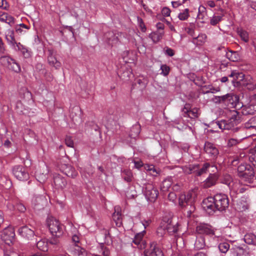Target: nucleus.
<instances>
[{
	"label": "nucleus",
	"instance_id": "obj_8",
	"mask_svg": "<svg viewBox=\"0 0 256 256\" xmlns=\"http://www.w3.org/2000/svg\"><path fill=\"white\" fill-rule=\"evenodd\" d=\"M14 236V230L12 227H8L4 228L2 232V238L8 246L12 243Z\"/></svg>",
	"mask_w": 256,
	"mask_h": 256
},
{
	"label": "nucleus",
	"instance_id": "obj_26",
	"mask_svg": "<svg viewBox=\"0 0 256 256\" xmlns=\"http://www.w3.org/2000/svg\"><path fill=\"white\" fill-rule=\"evenodd\" d=\"M246 108L248 113L249 114H254L256 112V94L250 96V102Z\"/></svg>",
	"mask_w": 256,
	"mask_h": 256
},
{
	"label": "nucleus",
	"instance_id": "obj_40",
	"mask_svg": "<svg viewBox=\"0 0 256 256\" xmlns=\"http://www.w3.org/2000/svg\"><path fill=\"white\" fill-rule=\"evenodd\" d=\"M172 184V182L170 178H168L164 180L160 186L161 190L162 192H166L168 190V189L170 188Z\"/></svg>",
	"mask_w": 256,
	"mask_h": 256
},
{
	"label": "nucleus",
	"instance_id": "obj_29",
	"mask_svg": "<svg viewBox=\"0 0 256 256\" xmlns=\"http://www.w3.org/2000/svg\"><path fill=\"white\" fill-rule=\"evenodd\" d=\"M48 60L49 64L54 67L56 69H58L61 66L60 62L53 56L51 51H50L49 56L48 57Z\"/></svg>",
	"mask_w": 256,
	"mask_h": 256
},
{
	"label": "nucleus",
	"instance_id": "obj_47",
	"mask_svg": "<svg viewBox=\"0 0 256 256\" xmlns=\"http://www.w3.org/2000/svg\"><path fill=\"white\" fill-rule=\"evenodd\" d=\"M218 248L221 252L225 254L230 249V245L226 242H221L218 245Z\"/></svg>",
	"mask_w": 256,
	"mask_h": 256
},
{
	"label": "nucleus",
	"instance_id": "obj_63",
	"mask_svg": "<svg viewBox=\"0 0 256 256\" xmlns=\"http://www.w3.org/2000/svg\"><path fill=\"white\" fill-rule=\"evenodd\" d=\"M8 14L4 12H0V21L2 22H6Z\"/></svg>",
	"mask_w": 256,
	"mask_h": 256
},
{
	"label": "nucleus",
	"instance_id": "obj_35",
	"mask_svg": "<svg viewBox=\"0 0 256 256\" xmlns=\"http://www.w3.org/2000/svg\"><path fill=\"white\" fill-rule=\"evenodd\" d=\"M37 248L42 251H47L48 250V242L46 240L43 239L39 240L36 244Z\"/></svg>",
	"mask_w": 256,
	"mask_h": 256
},
{
	"label": "nucleus",
	"instance_id": "obj_5",
	"mask_svg": "<svg viewBox=\"0 0 256 256\" xmlns=\"http://www.w3.org/2000/svg\"><path fill=\"white\" fill-rule=\"evenodd\" d=\"M214 197L216 210L222 211L228 207V200L226 195L218 194H216Z\"/></svg>",
	"mask_w": 256,
	"mask_h": 256
},
{
	"label": "nucleus",
	"instance_id": "obj_1",
	"mask_svg": "<svg viewBox=\"0 0 256 256\" xmlns=\"http://www.w3.org/2000/svg\"><path fill=\"white\" fill-rule=\"evenodd\" d=\"M196 196L194 190L188 192L186 194H181L179 197V204L181 206H190V210L187 211V216L190 217L194 211L195 208L192 203Z\"/></svg>",
	"mask_w": 256,
	"mask_h": 256
},
{
	"label": "nucleus",
	"instance_id": "obj_24",
	"mask_svg": "<svg viewBox=\"0 0 256 256\" xmlns=\"http://www.w3.org/2000/svg\"><path fill=\"white\" fill-rule=\"evenodd\" d=\"M54 182L56 188L58 189H63L66 185V180L59 174L54 176Z\"/></svg>",
	"mask_w": 256,
	"mask_h": 256
},
{
	"label": "nucleus",
	"instance_id": "obj_58",
	"mask_svg": "<svg viewBox=\"0 0 256 256\" xmlns=\"http://www.w3.org/2000/svg\"><path fill=\"white\" fill-rule=\"evenodd\" d=\"M5 22L12 26L14 24V19L12 16L8 14Z\"/></svg>",
	"mask_w": 256,
	"mask_h": 256
},
{
	"label": "nucleus",
	"instance_id": "obj_59",
	"mask_svg": "<svg viewBox=\"0 0 256 256\" xmlns=\"http://www.w3.org/2000/svg\"><path fill=\"white\" fill-rule=\"evenodd\" d=\"M162 14L164 16H168L170 14V10L168 8H164L162 10Z\"/></svg>",
	"mask_w": 256,
	"mask_h": 256
},
{
	"label": "nucleus",
	"instance_id": "obj_2",
	"mask_svg": "<svg viewBox=\"0 0 256 256\" xmlns=\"http://www.w3.org/2000/svg\"><path fill=\"white\" fill-rule=\"evenodd\" d=\"M178 222H174L172 220L164 218L158 228L157 232L162 236L164 234L165 230H166L170 234L175 233L178 231Z\"/></svg>",
	"mask_w": 256,
	"mask_h": 256
},
{
	"label": "nucleus",
	"instance_id": "obj_27",
	"mask_svg": "<svg viewBox=\"0 0 256 256\" xmlns=\"http://www.w3.org/2000/svg\"><path fill=\"white\" fill-rule=\"evenodd\" d=\"M249 199L246 197H242L237 204V208L240 211H244L248 208Z\"/></svg>",
	"mask_w": 256,
	"mask_h": 256
},
{
	"label": "nucleus",
	"instance_id": "obj_46",
	"mask_svg": "<svg viewBox=\"0 0 256 256\" xmlns=\"http://www.w3.org/2000/svg\"><path fill=\"white\" fill-rule=\"evenodd\" d=\"M12 58L8 56H2L0 58V62L4 66H8L10 64Z\"/></svg>",
	"mask_w": 256,
	"mask_h": 256
},
{
	"label": "nucleus",
	"instance_id": "obj_55",
	"mask_svg": "<svg viewBox=\"0 0 256 256\" xmlns=\"http://www.w3.org/2000/svg\"><path fill=\"white\" fill-rule=\"evenodd\" d=\"M249 160L252 164L256 168V152L250 156Z\"/></svg>",
	"mask_w": 256,
	"mask_h": 256
},
{
	"label": "nucleus",
	"instance_id": "obj_21",
	"mask_svg": "<svg viewBox=\"0 0 256 256\" xmlns=\"http://www.w3.org/2000/svg\"><path fill=\"white\" fill-rule=\"evenodd\" d=\"M218 178V174H210L209 176L204 182L203 186L205 188H208L214 185Z\"/></svg>",
	"mask_w": 256,
	"mask_h": 256
},
{
	"label": "nucleus",
	"instance_id": "obj_3",
	"mask_svg": "<svg viewBox=\"0 0 256 256\" xmlns=\"http://www.w3.org/2000/svg\"><path fill=\"white\" fill-rule=\"evenodd\" d=\"M47 226L51 234L56 237H60L63 234V226L56 218L48 217L46 220Z\"/></svg>",
	"mask_w": 256,
	"mask_h": 256
},
{
	"label": "nucleus",
	"instance_id": "obj_30",
	"mask_svg": "<svg viewBox=\"0 0 256 256\" xmlns=\"http://www.w3.org/2000/svg\"><path fill=\"white\" fill-rule=\"evenodd\" d=\"M120 208L119 206H116L114 208V212L113 214L112 218L116 222V225L120 226L122 225V215L120 212L119 210Z\"/></svg>",
	"mask_w": 256,
	"mask_h": 256
},
{
	"label": "nucleus",
	"instance_id": "obj_43",
	"mask_svg": "<svg viewBox=\"0 0 256 256\" xmlns=\"http://www.w3.org/2000/svg\"><path fill=\"white\" fill-rule=\"evenodd\" d=\"M245 128L247 129L256 128V116L251 118L248 122L245 124Z\"/></svg>",
	"mask_w": 256,
	"mask_h": 256
},
{
	"label": "nucleus",
	"instance_id": "obj_56",
	"mask_svg": "<svg viewBox=\"0 0 256 256\" xmlns=\"http://www.w3.org/2000/svg\"><path fill=\"white\" fill-rule=\"evenodd\" d=\"M101 250L100 252L102 253L103 256H108L110 254L109 250L104 247V246H101L100 247Z\"/></svg>",
	"mask_w": 256,
	"mask_h": 256
},
{
	"label": "nucleus",
	"instance_id": "obj_4",
	"mask_svg": "<svg viewBox=\"0 0 256 256\" xmlns=\"http://www.w3.org/2000/svg\"><path fill=\"white\" fill-rule=\"evenodd\" d=\"M240 118L236 114H234L228 120H222L218 122L217 125L221 130H235L237 128L235 127L240 123Z\"/></svg>",
	"mask_w": 256,
	"mask_h": 256
},
{
	"label": "nucleus",
	"instance_id": "obj_39",
	"mask_svg": "<svg viewBox=\"0 0 256 256\" xmlns=\"http://www.w3.org/2000/svg\"><path fill=\"white\" fill-rule=\"evenodd\" d=\"M64 172L67 176L72 178H74L78 174L74 168L71 166H67L64 170Z\"/></svg>",
	"mask_w": 256,
	"mask_h": 256
},
{
	"label": "nucleus",
	"instance_id": "obj_54",
	"mask_svg": "<svg viewBox=\"0 0 256 256\" xmlns=\"http://www.w3.org/2000/svg\"><path fill=\"white\" fill-rule=\"evenodd\" d=\"M138 24L139 26V27L140 28L142 32H145L146 31V28L144 25V23L142 20L141 18H140L138 17Z\"/></svg>",
	"mask_w": 256,
	"mask_h": 256
},
{
	"label": "nucleus",
	"instance_id": "obj_7",
	"mask_svg": "<svg viewBox=\"0 0 256 256\" xmlns=\"http://www.w3.org/2000/svg\"><path fill=\"white\" fill-rule=\"evenodd\" d=\"M12 172L14 176L20 180H26L29 178V174L26 168L22 166H15Z\"/></svg>",
	"mask_w": 256,
	"mask_h": 256
},
{
	"label": "nucleus",
	"instance_id": "obj_53",
	"mask_svg": "<svg viewBox=\"0 0 256 256\" xmlns=\"http://www.w3.org/2000/svg\"><path fill=\"white\" fill-rule=\"evenodd\" d=\"M247 175V174L246 172H244L243 174V178L244 180L248 183H252L254 180V176L253 175L252 172H250V174L249 175V176L248 178H246V176Z\"/></svg>",
	"mask_w": 256,
	"mask_h": 256
},
{
	"label": "nucleus",
	"instance_id": "obj_32",
	"mask_svg": "<svg viewBox=\"0 0 256 256\" xmlns=\"http://www.w3.org/2000/svg\"><path fill=\"white\" fill-rule=\"evenodd\" d=\"M206 246L205 240L203 236H197L194 244V247L198 250L202 249Z\"/></svg>",
	"mask_w": 256,
	"mask_h": 256
},
{
	"label": "nucleus",
	"instance_id": "obj_45",
	"mask_svg": "<svg viewBox=\"0 0 256 256\" xmlns=\"http://www.w3.org/2000/svg\"><path fill=\"white\" fill-rule=\"evenodd\" d=\"M8 66L9 68L14 71V72H18L20 71V65L17 62H16L14 59Z\"/></svg>",
	"mask_w": 256,
	"mask_h": 256
},
{
	"label": "nucleus",
	"instance_id": "obj_64",
	"mask_svg": "<svg viewBox=\"0 0 256 256\" xmlns=\"http://www.w3.org/2000/svg\"><path fill=\"white\" fill-rule=\"evenodd\" d=\"M15 50H20L22 49H24V46L22 45L20 42H16L15 46H12Z\"/></svg>",
	"mask_w": 256,
	"mask_h": 256
},
{
	"label": "nucleus",
	"instance_id": "obj_23",
	"mask_svg": "<svg viewBox=\"0 0 256 256\" xmlns=\"http://www.w3.org/2000/svg\"><path fill=\"white\" fill-rule=\"evenodd\" d=\"M207 36L205 34L200 33L198 36H194L192 42L196 46H202L206 42Z\"/></svg>",
	"mask_w": 256,
	"mask_h": 256
},
{
	"label": "nucleus",
	"instance_id": "obj_57",
	"mask_svg": "<svg viewBox=\"0 0 256 256\" xmlns=\"http://www.w3.org/2000/svg\"><path fill=\"white\" fill-rule=\"evenodd\" d=\"M66 144L68 147H73L74 142L70 136H66L65 140Z\"/></svg>",
	"mask_w": 256,
	"mask_h": 256
},
{
	"label": "nucleus",
	"instance_id": "obj_15",
	"mask_svg": "<svg viewBox=\"0 0 256 256\" xmlns=\"http://www.w3.org/2000/svg\"><path fill=\"white\" fill-rule=\"evenodd\" d=\"M46 202V198L42 196H34L32 200V206L36 210H39L44 208Z\"/></svg>",
	"mask_w": 256,
	"mask_h": 256
},
{
	"label": "nucleus",
	"instance_id": "obj_33",
	"mask_svg": "<svg viewBox=\"0 0 256 256\" xmlns=\"http://www.w3.org/2000/svg\"><path fill=\"white\" fill-rule=\"evenodd\" d=\"M226 56L230 60L236 62L240 60V56L238 52L230 50L226 53Z\"/></svg>",
	"mask_w": 256,
	"mask_h": 256
},
{
	"label": "nucleus",
	"instance_id": "obj_61",
	"mask_svg": "<svg viewBox=\"0 0 256 256\" xmlns=\"http://www.w3.org/2000/svg\"><path fill=\"white\" fill-rule=\"evenodd\" d=\"M15 208L20 212H24L26 209L25 206L22 204H18L16 205Z\"/></svg>",
	"mask_w": 256,
	"mask_h": 256
},
{
	"label": "nucleus",
	"instance_id": "obj_12",
	"mask_svg": "<svg viewBox=\"0 0 256 256\" xmlns=\"http://www.w3.org/2000/svg\"><path fill=\"white\" fill-rule=\"evenodd\" d=\"M216 99L220 102H227L228 104H231L233 106H236L239 100L236 95L231 94L216 97Z\"/></svg>",
	"mask_w": 256,
	"mask_h": 256
},
{
	"label": "nucleus",
	"instance_id": "obj_11",
	"mask_svg": "<svg viewBox=\"0 0 256 256\" xmlns=\"http://www.w3.org/2000/svg\"><path fill=\"white\" fill-rule=\"evenodd\" d=\"M48 172L49 170L48 166L43 164L40 166V169L37 170L36 172V176L37 180L40 183L44 182L48 178Z\"/></svg>",
	"mask_w": 256,
	"mask_h": 256
},
{
	"label": "nucleus",
	"instance_id": "obj_50",
	"mask_svg": "<svg viewBox=\"0 0 256 256\" xmlns=\"http://www.w3.org/2000/svg\"><path fill=\"white\" fill-rule=\"evenodd\" d=\"M240 142V140H238L234 138H231L228 140L227 142V146L228 147H232L236 146Z\"/></svg>",
	"mask_w": 256,
	"mask_h": 256
},
{
	"label": "nucleus",
	"instance_id": "obj_36",
	"mask_svg": "<svg viewBox=\"0 0 256 256\" xmlns=\"http://www.w3.org/2000/svg\"><path fill=\"white\" fill-rule=\"evenodd\" d=\"M234 256H242L244 252V249L238 246H234L231 249Z\"/></svg>",
	"mask_w": 256,
	"mask_h": 256
},
{
	"label": "nucleus",
	"instance_id": "obj_6",
	"mask_svg": "<svg viewBox=\"0 0 256 256\" xmlns=\"http://www.w3.org/2000/svg\"><path fill=\"white\" fill-rule=\"evenodd\" d=\"M144 193L148 200L150 202H154L156 200L158 194V190L150 184L146 186Z\"/></svg>",
	"mask_w": 256,
	"mask_h": 256
},
{
	"label": "nucleus",
	"instance_id": "obj_18",
	"mask_svg": "<svg viewBox=\"0 0 256 256\" xmlns=\"http://www.w3.org/2000/svg\"><path fill=\"white\" fill-rule=\"evenodd\" d=\"M204 150L205 152L212 157L214 158L218 154V148L214 144L210 142H206L205 143Z\"/></svg>",
	"mask_w": 256,
	"mask_h": 256
},
{
	"label": "nucleus",
	"instance_id": "obj_31",
	"mask_svg": "<svg viewBox=\"0 0 256 256\" xmlns=\"http://www.w3.org/2000/svg\"><path fill=\"white\" fill-rule=\"evenodd\" d=\"M72 252L74 256H86V250L78 246V244L75 245L72 249Z\"/></svg>",
	"mask_w": 256,
	"mask_h": 256
},
{
	"label": "nucleus",
	"instance_id": "obj_48",
	"mask_svg": "<svg viewBox=\"0 0 256 256\" xmlns=\"http://www.w3.org/2000/svg\"><path fill=\"white\" fill-rule=\"evenodd\" d=\"M233 180H234L230 175L226 174L224 176L223 178H222V182L229 186Z\"/></svg>",
	"mask_w": 256,
	"mask_h": 256
},
{
	"label": "nucleus",
	"instance_id": "obj_13",
	"mask_svg": "<svg viewBox=\"0 0 256 256\" xmlns=\"http://www.w3.org/2000/svg\"><path fill=\"white\" fill-rule=\"evenodd\" d=\"M228 188L230 194L232 196H234L237 193L243 192L246 190V188L241 184L239 180L236 179L232 180Z\"/></svg>",
	"mask_w": 256,
	"mask_h": 256
},
{
	"label": "nucleus",
	"instance_id": "obj_16",
	"mask_svg": "<svg viewBox=\"0 0 256 256\" xmlns=\"http://www.w3.org/2000/svg\"><path fill=\"white\" fill-rule=\"evenodd\" d=\"M145 256H164L162 250L156 246L154 243L151 244L150 248L145 250Z\"/></svg>",
	"mask_w": 256,
	"mask_h": 256
},
{
	"label": "nucleus",
	"instance_id": "obj_34",
	"mask_svg": "<svg viewBox=\"0 0 256 256\" xmlns=\"http://www.w3.org/2000/svg\"><path fill=\"white\" fill-rule=\"evenodd\" d=\"M106 37L108 38L110 44L112 45L118 41V36L113 32H110L106 34Z\"/></svg>",
	"mask_w": 256,
	"mask_h": 256
},
{
	"label": "nucleus",
	"instance_id": "obj_62",
	"mask_svg": "<svg viewBox=\"0 0 256 256\" xmlns=\"http://www.w3.org/2000/svg\"><path fill=\"white\" fill-rule=\"evenodd\" d=\"M20 51H21L25 58H28L30 56V52L25 46L24 49H22Z\"/></svg>",
	"mask_w": 256,
	"mask_h": 256
},
{
	"label": "nucleus",
	"instance_id": "obj_38",
	"mask_svg": "<svg viewBox=\"0 0 256 256\" xmlns=\"http://www.w3.org/2000/svg\"><path fill=\"white\" fill-rule=\"evenodd\" d=\"M244 241L249 244H256V236L252 234H246L244 238Z\"/></svg>",
	"mask_w": 256,
	"mask_h": 256
},
{
	"label": "nucleus",
	"instance_id": "obj_44",
	"mask_svg": "<svg viewBox=\"0 0 256 256\" xmlns=\"http://www.w3.org/2000/svg\"><path fill=\"white\" fill-rule=\"evenodd\" d=\"M241 39L244 42H248L249 40V36L248 32L243 30H240L238 32Z\"/></svg>",
	"mask_w": 256,
	"mask_h": 256
},
{
	"label": "nucleus",
	"instance_id": "obj_41",
	"mask_svg": "<svg viewBox=\"0 0 256 256\" xmlns=\"http://www.w3.org/2000/svg\"><path fill=\"white\" fill-rule=\"evenodd\" d=\"M190 17L189 10L185 8L180 12L178 18L180 20H186Z\"/></svg>",
	"mask_w": 256,
	"mask_h": 256
},
{
	"label": "nucleus",
	"instance_id": "obj_28",
	"mask_svg": "<svg viewBox=\"0 0 256 256\" xmlns=\"http://www.w3.org/2000/svg\"><path fill=\"white\" fill-rule=\"evenodd\" d=\"M6 38L8 43L12 46H14L16 40L14 38V31L12 30H8L5 33Z\"/></svg>",
	"mask_w": 256,
	"mask_h": 256
},
{
	"label": "nucleus",
	"instance_id": "obj_51",
	"mask_svg": "<svg viewBox=\"0 0 256 256\" xmlns=\"http://www.w3.org/2000/svg\"><path fill=\"white\" fill-rule=\"evenodd\" d=\"M160 70H162V72L160 74H162L164 76H166L170 72V68L166 64H162L160 66Z\"/></svg>",
	"mask_w": 256,
	"mask_h": 256
},
{
	"label": "nucleus",
	"instance_id": "obj_19",
	"mask_svg": "<svg viewBox=\"0 0 256 256\" xmlns=\"http://www.w3.org/2000/svg\"><path fill=\"white\" fill-rule=\"evenodd\" d=\"M196 232L199 234H206L214 235V232L210 226L206 224H200L196 228Z\"/></svg>",
	"mask_w": 256,
	"mask_h": 256
},
{
	"label": "nucleus",
	"instance_id": "obj_25",
	"mask_svg": "<svg viewBox=\"0 0 256 256\" xmlns=\"http://www.w3.org/2000/svg\"><path fill=\"white\" fill-rule=\"evenodd\" d=\"M146 233L144 230L142 232L137 234L132 241L134 244L136 245L140 248L142 249L145 248L144 244L142 241V238Z\"/></svg>",
	"mask_w": 256,
	"mask_h": 256
},
{
	"label": "nucleus",
	"instance_id": "obj_52",
	"mask_svg": "<svg viewBox=\"0 0 256 256\" xmlns=\"http://www.w3.org/2000/svg\"><path fill=\"white\" fill-rule=\"evenodd\" d=\"M123 176L124 180L127 182H130L132 178V173L130 170H125L123 172Z\"/></svg>",
	"mask_w": 256,
	"mask_h": 256
},
{
	"label": "nucleus",
	"instance_id": "obj_14",
	"mask_svg": "<svg viewBox=\"0 0 256 256\" xmlns=\"http://www.w3.org/2000/svg\"><path fill=\"white\" fill-rule=\"evenodd\" d=\"M196 167H197V166L190 165L188 168H186L184 172L188 174L196 172V175L200 176L208 171V169L210 167V164L208 163H206L204 164L202 168L198 170H195Z\"/></svg>",
	"mask_w": 256,
	"mask_h": 256
},
{
	"label": "nucleus",
	"instance_id": "obj_22",
	"mask_svg": "<svg viewBox=\"0 0 256 256\" xmlns=\"http://www.w3.org/2000/svg\"><path fill=\"white\" fill-rule=\"evenodd\" d=\"M82 110L78 106H75L72 108L70 112V117L72 120L79 122L81 120Z\"/></svg>",
	"mask_w": 256,
	"mask_h": 256
},
{
	"label": "nucleus",
	"instance_id": "obj_49",
	"mask_svg": "<svg viewBox=\"0 0 256 256\" xmlns=\"http://www.w3.org/2000/svg\"><path fill=\"white\" fill-rule=\"evenodd\" d=\"M222 16H214L210 18V24L212 26L217 24L222 18Z\"/></svg>",
	"mask_w": 256,
	"mask_h": 256
},
{
	"label": "nucleus",
	"instance_id": "obj_20",
	"mask_svg": "<svg viewBox=\"0 0 256 256\" xmlns=\"http://www.w3.org/2000/svg\"><path fill=\"white\" fill-rule=\"evenodd\" d=\"M18 233L22 237L28 240H30L34 235V230L30 229L27 226L21 227L18 230Z\"/></svg>",
	"mask_w": 256,
	"mask_h": 256
},
{
	"label": "nucleus",
	"instance_id": "obj_37",
	"mask_svg": "<svg viewBox=\"0 0 256 256\" xmlns=\"http://www.w3.org/2000/svg\"><path fill=\"white\" fill-rule=\"evenodd\" d=\"M145 170L148 172L150 174L156 176L160 172L159 169L156 168L153 165H146L144 166Z\"/></svg>",
	"mask_w": 256,
	"mask_h": 256
},
{
	"label": "nucleus",
	"instance_id": "obj_17",
	"mask_svg": "<svg viewBox=\"0 0 256 256\" xmlns=\"http://www.w3.org/2000/svg\"><path fill=\"white\" fill-rule=\"evenodd\" d=\"M229 77L233 78L232 83L234 86H238L242 84V82L244 79V75L243 73L234 70L231 72L230 74L229 75Z\"/></svg>",
	"mask_w": 256,
	"mask_h": 256
},
{
	"label": "nucleus",
	"instance_id": "obj_42",
	"mask_svg": "<svg viewBox=\"0 0 256 256\" xmlns=\"http://www.w3.org/2000/svg\"><path fill=\"white\" fill-rule=\"evenodd\" d=\"M164 32H154L150 35V38L154 42H157L160 41L162 37Z\"/></svg>",
	"mask_w": 256,
	"mask_h": 256
},
{
	"label": "nucleus",
	"instance_id": "obj_9",
	"mask_svg": "<svg viewBox=\"0 0 256 256\" xmlns=\"http://www.w3.org/2000/svg\"><path fill=\"white\" fill-rule=\"evenodd\" d=\"M182 112L184 116L190 118H196L198 116L199 110L196 108H192L189 104H185Z\"/></svg>",
	"mask_w": 256,
	"mask_h": 256
},
{
	"label": "nucleus",
	"instance_id": "obj_10",
	"mask_svg": "<svg viewBox=\"0 0 256 256\" xmlns=\"http://www.w3.org/2000/svg\"><path fill=\"white\" fill-rule=\"evenodd\" d=\"M202 207L210 214H212L216 210L215 204L214 197H208L202 202Z\"/></svg>",
	"mask_w": 256,
	"mask_h": 256
},
{
	"label": "nucleus",
	"instance_id": "obj_60",
	"mask_svg": "<svg viewBox=\"0 0 256 256\" xmlns=\"http://www.w3.org/2000/svg\"><path fill=\"white\" fill-rule=\"evenodd\" d=\"M186 32L190 36H192V38L195 36L194 30L193 28H185Z\"/></svg>",
	"mask_w": 256,
	"mask_h": 256
}]
</instances>
